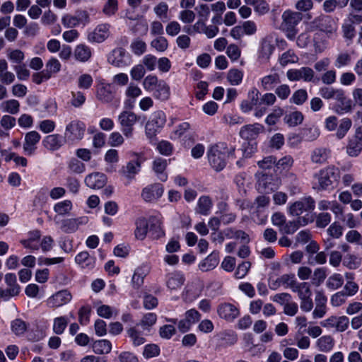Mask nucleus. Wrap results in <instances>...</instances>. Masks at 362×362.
<instances>
[{"mask_svg": "<svg viewBox=\"0 0 362 362\" xmlns=\"http://www.w3.org/2000/svg\"><path fill=\"white\" fill-rule=\"evenodd\" d=\"M235 147L228 146L225 142H219L212 146L208 151L209 161L211 167L216 171H220L226 166V158L233 156Z\"/></svg>", "mask_w": 362, "mask_h": 362, "instance_id": "f257e3e1", "label": "nucleus"}, {"mask_svg": "<svg viewBox=\"0 0 362 362\" xmlns=\"http://www.w3.org/2000/svg\"><path fill=\"white\" fill-rule=\"evenodd\" d=\"M339 169L334 166H328L320 170L315 175V178L317 180V188L319 189H328L329 187L339 180Z\"/></svg>", "mask_w": 362, "mask_h": 362, "instance_id": "f03ea898", "label": "nucleus"}, {"mask_svg": "<svg viewBox=\"0 0 362 362\" xmlns=\"http://www.w3.org/2000/svg\"><path fill=\"white\" fill-rule=\"evenodd\" d=\"M315 201L311 197H305L292 203L288 208L291 216H300L304 212L312 211L315 209Z\"/></svg>", "mask_w": 362, "mask_h": 362, "instance_id": "7ed1b4c3", "label": "nucleus"}, {"mask_svg": "<svg viewBox=\"0 0 362 362\" xmlns=\"http://www.w3.org/2000/svg\"><path fill=\"white\" fill-rule=\"evenodd\" d=\"M139 119V117L133 112L123 111L118 117L124 135L130 138L133 135V126Z\"/></svg>", "mask_w": 362, "mask_h": 362, "instance_id": "20e7f679", "label": "nucleus"}, {"mask_svg": "<svg viewBox=\"0 0 362 362\" xmlns=\"http://www.w3.org/2000/svg\"><path fill=\"white\" fill-rule=\"evenodd\" d=\"M280 180L277 177L266 173L258 175L257 189L262 193H270L278 189Z\"/></svg>", "mask_w": 362, "mask_h": 362, "instance_id": "39448f33", "label": "nucleus"}, {"mask_svg": "<svg viewBox=\"0 0 362 362\" xmlns=\"http://www.w3.org/2000/svg\"><path fill=\"white\" fill-rule=\"evenodd\" d=\"M85 130L86 126L82 122L74 120L66 125L64 135L71 141L81 140L83 137Z\"/></svg>", "mask_w": 362, "mask_h": 362, "instance_id": "423d86ee", "label": "nucleus"}, {"mask_svg": "<svg viewBox=\"0 0 362 362\" xmlns=\"http://www.w3.org/2000/svg\"><path fill=\"white\" fill-rule=\"evenodd\" d=\"M349 320L346 316H331L322 321L320 325L327 329H334L337 332H344L349 326Z\"/></svg>", "mask_w": 362, "mask_h": 362, "instance_id": "0eeeda50", "label": "nucleus"}, {"mask_svg": "<svg viewBox=\"0 0 362 362\" xmlns=\"http://www.w3.org/2000/svg\"><path fill=\"white\" fill-rule=\"evenodd\" d=\"M218 316L228 321L233 322L239 315V309L233 304L230 303H221L217 308Z\"/></svg>", "mask_w": 362, "mask_h": 362, "instance_id": "6e6552de", "label": "nucleus"}, {"mask_svg": "<svg viewBox=\"0 0 362 362\" xmlns=\"http://www.w3.org/2000/svg\"><path fill=\"white\" fill-rule=\"evenodd\" d=\"M362 151V126L356 129L354 135L349 139L346 153L350 156H357Z\"/></svg>", "mask_w": 362, "mask_h": 362, "instance_id": "1a4fd4ad", "label": "nucleus"}, {"mask_svg": "<svg viewBox=\"0 0 362 362\" xmlns=\"http://www.w3.org/2000/svg\"><path fill=\"white\" fill-rule=\"evenodd\" d=\"M72 298V296L67 290L59 291L47 300V305L50 308H58L68 303Z\"/></svg>", "mask_w": 362, "mask_h": 362, "instance_id": "9d476101", "label": "nucleus"}, {"mask_svg": "<svg viewBox=\"0 0 362 362\" xmlns=\"http://www.w3.org/2000/svg\"><path fill=\"white\" fill-rule=\"evenodd\" d=\"M314 71L310 67H302L300 69H291L287 72V77L291 81H311L314 77Z\"/></svg>", "mask_w": 362, "mask_h": 362, "instance_id": "9b49d317", "label": "nucleus"}, {"mask_svg": "<svg viewBox=\"0 0 362 362\" xmlns=\"http://www.w3.org/2000/svg\"><path fill=\"white\" fill-rule=\"evenodd\" d=\"M40 138V134L36 131L29 132L25 135L23 150L27 155L31 156L34 153Z\"/></svg>", "mask_w": 362, "mask_h": 362, "instance_id": "f8f14e48", "label": "nucleus"}, {"mask_svg": "<svg viewBox=\"0 0 362 362\" xmlns=\"http://www.w3.org/2000/svg\"><path fill=\"white\" fill-rule=\"evenodd\" d=\"M163 193V186L160 184H154L144 188L141 197L146 202H152L160 198Z\"/></svg>", "mask_w": 362, "mask_h": 362, "instance_id": "ddd939ff", "label": "nucleus"}, {"mask_svg": "<svg viewBox=\"0 0 362 362\" xmlns=\"http://www.w3.org/2000/svg\"><path fill=\"white\" fill-rule=\"evenodd\" d=\"M264 127L259 124H247L243 126L239 132L240 136L245 140H253L257 138L262 132Z\"/></svg>", "mask_w": 362, "mask_h": 362, "instance_id": "4468645a", "label": "nucleus"}, {"mask_svg": "<svg viewBox=\"0 0 362 362\" xmlns=\"http://www.w3.org/2000/svg\"><path fill=\"white\" fill-rule=\"evenodd\" d=\"M335 100L339 103L336 105L335 111L338 114H344L351 112L353 110L352 101L347 98L345 92L341 89L339 93L337 95Z\"/></svg>", "mask_w": 362, "mask_h": 362, "instance_id": "2eb2a0df", "label": "nucleus"}, {"mask_svg": "<svg viewBox=\"0 0 362 362\" xmlns=\"http://www.w3.org/2000/svg\"><path fill=\"white\" fill-rule=\"evenodd\" d=\"M150 272V267L147 264H142L138 267L132 278V286L134 289H139L144 284L145 276Z\"/></svg>", "mask_w": 362, "mask_h": 362, "instance_id": "dca6fc26", "label": "nucleus"}, {"mask_svg": "<svg viewBox=\"0 0 362 362\" xmlns=\"http://www.w3.org/2000/svg\"><path fill=\"white\" fill-rule=\"evenodd\" d=\"M96 97L102 103H111L115 98L112 86L110 83H101L97 89Z\"/></svg>", "mask_w": 362, "mask_h": 362, "instance_id": "f3484780", "label": "nucleus"}, {"mask_svg": "<svg viewBox=\"0 0 362 362\" xmlns=\"http://www.w3.org/2000/svg\"><path fill=\"white\" fill-rule=\"evenodd\" d=\"M110 35L108 24H98L96 28L88 34V40L92 42H102Z\"/></svg>", "mask_w": 362, "mask_h": 362, "instance_id": "a211bd4d", "label": "nucleus"}, {"mask_svg": "<svg viewBox=\"0 0 362 362\" xmlns=\"http://www.w3.org/2000/svg\"><path fill=\"white\" fill-rule=\"evenodd\" d=\"M107 182V177L101 173H94L87 175L85 178L86 185L92 189L102 188Z\"/></svg>", "mask_w": 362, "mask_h": 362, "instance_id": "6ab92c4d", "label": "nucleus"}, {"mask_svg": "<svg viewBox=\"0 0 362 362\" xmlns=\"http://www.w3.org/2000/svg\"><path fill=\"white\" fill-rule=\"evenodd\" d=\"M167 166V160L162 158H156L152 164L153 170L156 174L158 178L162 182H165L168 179V175L165 172Z\"/></svg>", "mask_w": 362, "mask_h": 362, "instance_id": "aec40b11", "label": "nucleus"}, {"mask_svg": "<svg viewBox=\"0 0 362 362\" xmlns=\"http://www.w3.org/2000/svg\"><path fill=\"white\" fill-rule=\"evenodd\" d=\"M42 145L47 150L55 151L62 146L63 139L59 134H50L45 137Z\"/></svg>", "mask_w": 362, "mask_h": 362, "instance_id": "412c9836", "label": "nucleus"}, {"mask_svg": "<svg viewBox=\"0 0 362 362\" xmlns=\"http://www.w3.org/2000/svg\"><path fill=\"white\" fill-rule=\"evenodd\" d=\"M141 162L139 159L133 160L123 166L121 170L122 175L129 180L134 178L135 175L140 171Z\"/></svg>", "mask_w": 362, "mask_h": 362, "instance_id": "4be33fe9", "label": "nucleus"}, {"mask_svg": "<svg viewBox=\"0 0 362 362\" xmlns=\"http://www.w3.org/2000/svg\"><path fill=\"white\" fill-rule=\"evenodd\" d=\"M124 57L125 50L122 47H118L111 52L108 56L107 60L111 64L120 67L127 64Z\"/></svg>", "mask_w": 362, "mask_h": 362, "instance_id": "5701e85b", "label": "nucleus"}, {"mask_svg": "<svg viewBox=\"0 0 362 362\" xmlns=\"http://www.w3.org/2000/svg\"><path fill=\"white\" fill-rule=\"evenodd\" d=\"M86 218H67L62 221L61 229L66 233H71L78 230L80 225L85 223Z\"/></svg>", "mask_w": 362, "mask_h": 362, "instance_id": "b1692460", "label": "nucleus"}, {"mask_svg": "<svg viewBox=\"0 0 362 362\" xmlns=\"http://www.w3.org/2000/svg\"><path fill=\"white\" fill-rule=\"evenodd\" d=\"M149 233L153 239H158L164 235V231L161 228L160 220L156 217L151 216L148 219Z\"/></svg>", "mask_w": 362, "mask_h": 362, "instance_id": "393cba45", "label": "nucleus"}, {"mask_svg": "<svg viewBox=\"0 0 362 362\" xmlns=\"http://www.w3.org/2000/svg\"><path fill=\"white\" fill-rule=\"evenodd\" d=\"M256 31L255 24H242L233 28L230 35L235 39H240L243 35H252Z\"/></svg>", "mask_w": 362, "mask_h": 362, "instance_id": "a878e982", "label": "nucleus"}, {"mask_svg": "<svg viewBox=\"0 0 362 362\" xmlns=\"http://www.w3.org/2000/svg\"><path fill=\"white\" fill-rule=\"evenodd\" d=\"M152 95L160 100H167L170 95V87L164 81H160V83H158L157 87L152 91Z\"/></svg>", "mask_w": 362, "mask_h": 362, "instance_id": "bb28decb", "label": "nucleus"}, {"mask_svg": "<svg viewBox=\"0 0 362 362\" xmlns=\"http://www.w3.org/2000/svg\"><path fill=\"white\" fill-rule=\"evenodd\" d=\"M185 282L183 275L177 272H174L168 275L166 286L170 290H176L180 288Z\"/></svg>", "mask_w": 362, "mask_h": 362, "instance_id": "cd10ccee", "label": "nucleus"}, {"mask_svg": "<svg viewBox=\"0 0 362 362\" xmlns=\"http://www.w3.org/2000/svg\"><path fill=\"white\" fill-rule=\"evenodd\" d=\"M5 282L8 286L6 288L13 297L17 296L21 292V286L17 283L16 276L8 273L5 275Z\"/></svg>", "mask_w": 362, "mask_h": 362, "instance_id": "c85d7f7f", "label": "nucleus"}, {"mask_svg": "<svg viewBox=\"0 0 362 362\" xmlns=\"http://www.w3.org/2000/svg\"><path fill=\"white\" fill-rule=\"evenodd\" d=\"M308 224V221L305 217H299L297 221L285 222V224L279 230L281 232L286 234L294 233L300 226H305Z\"/></svg>", "mask_w": 362, "mask_h": 362, "instance_id": "c756f323", "label": "nucleus"}, {"mask_svg": "<svg viewBox=\"0 0 362 362\" xmlns=\"http://www.w3.org/2000/svg\"><path fill=\"white\" fill-rule=\"evenodd\" d=\"M316 346L320 351L329 352L334 346V340L332 337L329 335H325L317 340Z\"/></svg>", "mask_w": 362, "mask_h": 362, "instance_id": "7c9ffc66", "label": "nucleus"}, {"mask_svg": "<svg viewBox=\"0 0 362 362\" xmlns=\"http://www.w3.org/2000/svg\"><path fill=\"white\" fill-rule=\"evenodd\" d=\"M135 237L138 240H144L148 232V221L144 218H139L136 221Z\"/></svg>", "mask_w": 362, "mask_h": 362, "instance_id": "2f4dec72", "label": "nucleus"}, {"mask_svg": "<svg viewBox=\"0 0 362 362\" xmlns=\"http://www.w3.org/2000/svg\"><path fill=\"white\" fill-rule=\"evenodd\" d=\"M93 351L97 354H108L111 351V342L107 339L97 340L92 344Z\"/></svg>", "mask_w": 362, "mask_h": 362, "instance_id": "473e14b6", "label": "nucleus"}, {"mask_svg": "<svg viewBox=\"0 0 362 362\" xmlns=\"http://www.w3.org/2000/svg\"><path fill=\"white\" fill-rule=\"evenodd\" d=\"M304 117L301 112L294 111L286 115L284 117V122L290 127H296L300 124L303 121Z\"/></svg>", "mask_w": 362, "mask_h": 362, "instance_id": "72a5a7b5", "label": "nucleus"}, {"mask_svg": "<svg viewBox=\"0 0 362 362\" xmlns=\"http://www.w3.org/2000/svg\"><path fill=\"white\" fill-rule=\"evenodd\" d=\"M91 56V52L89 47L83 45H78L74 50L75 58L80 62L88 61Z\"/></svg>", "mask_w": 362, "mask_h": 362, "instance_id": "f704fd0d", "label": "nucleus"}, {"mask_svg": "<svg viewBox=\"0 0 362 362\" xmlns=\"http://www.w3.org/2000/svg\"><path fill=\"white\" fill-rule=\"evenodd\" d=\"M280 83V78L278 74H273L265 76L262 78L261 83L264 90H272L274 86Z\"/></svg>", "mask_w": 362, "mask_h": 362, "instance_id": "c9c22d12", "label": "nucleus"}, {"mask_svg": "<svg viewBox=\"0 0 362 362\" xmlns=\"http://www.w3.org/2000/svg\"><path fill=\"white\" fill-rule=\"evenodd\" d=\"M247 5L254 6L255 11L260 15L265 14L269 10L268 4L264 0H245Z\"/></svg>", "mask_w": 362, "mask_h": 362, "instance_id": "e433bc0d", "label": "nucleus"}, {"mask_svg": "<svg viewBox=\"0 0 362 362\" xmlns=\"http://www.w3.org/2000/svg\"><path fill=\"white\" fill-rule=\"evenodd\" d=\"M293 292L298 293V298L301 300L308 297H311L312 291L310 285L307 282L298 283V284L293 289Z\"/></svg>", "mask_w": 362, "mask_h": 362, "instance_id": "4c0bfd02", "label": "nucleus"}, {"mask_svg": "<svg viewBox=\"0 0 362 362\" xmlns=\"http://www.w3.org/2000/svg\"><path fill=\"white\" fill-rule=\"evenodd\" d=\"M211 201L209 197L202 196L199 198L197 211L202 215H207L211 207Z\"/></svg>", "mask_w": 362, "mask_h": 362, "instance_id": "58836bf2", "label": "nucleus"}, {"mask_svg": "<svg viewBox=\"0 0 362 362\" xmlns=\"http://www.w3.org/2000/svg\"><path fill=\"white\" fill-rule=\"evenodd\" d=\"M305 16L300 12L286 11L282 15L283 23H298Z\"/></svg>", "mask_w": 362, "mask_h": 362, "instance_id": "ea45409f", "label": "nucleus"}, {"mask_svg": "<svg viewBox=\"0 0 362 362\" xmlns=\"http://www.w3.org/2000/svg\"><path fill=\"white\" fill-rule=\"evenodd\" d=\"M1 106L4 112L15 115L19 111L20 104L18 100L11 99L3 102Z\"/></svg>", "mask_w": 362, "mask_h": 362, "instance_id": "a19ab883", "label": "nucleus"}, {"mask_svg": "<svg viewBox=\"0 0 362 362\" xmlns=\"http://www.w3.org/2000/svg\"><path fill=\"white\" fill-rule=\"evenodd\" d=\"M68 325V319L64 316L54 319L53 332L57 334H62Z\"/></svg>", "mask_w": 362, "mask_h": 362, "instance_id": "79ce46f5", "label": "nucleus"}, {"mask_svg": "<svg viewBox=\"0 0 362 362\" xmlns=\"http://www.w3.org/2000/svg\"><path fill=\"white\" fill-rule=\"evenodd\" d=\"M351 126L352 122L349 118L342 119L336 133L337 138L339 139L344 138Z\"/></svg>", "mask_w": 362, "mask_h": 362, "instance_id": "37998d69", "label": "nucleus"}, {"mask_svg": "<svg viewBox=\"0 0 362 362\" xmlns=\"http://www.w3.org/2000/svg\"><path fill=\"white\" fill-rule=\"evenodd\" d=\"M243 72L237 69H230L227 74V79L233 86L240 84L243 80Z\"/></svg>", "mask_w": 362, "mask_h": 362, "instance_id": "c03bdc74", "label": "nucleus"}, {"mask_svg": "<svg viewBox=\"0 0 362 362\" xmlns=\"http://www.w3.org/2000/svg\"><path fill=\"white\" fill-rule=\"evenodd\" d=\"M344 284V279L339 274H334L329 277L327 281V286L330 289H337Z\"/></svg>", "mask_w": 362, "mask_h": 362, "instance_id": "a18cd8bd", "label": "nucleus"}, {"mask_svg": "<svg viewBox=\"0 0 362 362\" xmlns=\"http://www.w3.org/2000/svg\"><path fill=\"white\" fill-rule=\"evenodd\" d=\"M332 220L331 214L328 212H321L316 216L315 225L320 228H325Z\"/></svg>", "mask_w": 362, "mask_h": 362, "instance_id": "49530a36", "label": "nucleus"}, {"mask_svg": "<svg viewBox=\"0 0 362 362\" xmlns=\"http://www.w3.org/2000/svg\"><path fill=\"white\" fill-rule=\"evenodd\" d=\"M72 209V203L69 200H64L56 204L54 210L59 215L67 214Z\"/></svg>", "mask_w": 362, "mask_h": 362, "instance_id": "de8ad7c7", "label": "nucleus"}, {"mask_svg": "<svg viewBox=\"0 0 362 362\" xmlns=\"http://www.w3.org/2000/svg\"><path fill=\"white\" fill-rule=\"evenodd\" d=\"M127 333L132 339L134 346H140L146 342V339L142 336L141 333L134 327L129 329L127 330Z\"/></svg>", "mask_w": 362, "mask_h": 362, "instance_id": "09e8293b", "label": "nucleus"}, {"mask_svg": "<svg viewBox=\"0 0 362 362\" xmlns=\"http://www.w3.org/2000/svg\"><path fill=\"white\" fill-rule=\"evenodd\" d=\"M158 83H160V81L156 76L148 75L143 81V87L147 91L152 92L157 87Z\"/></svg>", "mask_w": 362, "mask_h": 362, "instance_id": "8fccbe9b", "label": "nucleus"}, {"mask_svg": "<svg viewBox=\"0 0 362 362\" xmlns=\"http://www.w3.org/2000/svg\"><path fill=\"white\" fill-rule=\"evenodd\" d=\"M277 281L286 287H289L292 291L298 283L294 274H284L278 279Z\"/></svg>", "mask_w": 362, "mask_h": 362, "instance_id": "3c124183", "label": "nucleus"}, {"mask_svg": "<svg viewBox=\"0 0 362 362\" xmlns=\"http://www.w3.org/2000/svg\"><path fill=\"white\" fill-rule=\"evenodd\" d=\"M308 98L307 91L304 89H299L294 92L290 99L291 103L300 105L303 104Z\"/></svg>", "mask_w": 362, "mask_h": 362, "instance_id": "603ef678", "label": "nucleus"}, {"mask_svg": "<svg viewBox=\"0 0 362 362\" xmlns=\"http://www.w3.org/2000/svg\"><path fill=\"white\" fill-rule=\"evenodd\" d=\"M327 233L332 238H339L343 233L342 226L337 221L332 223L327 229Z\"/></svg>", "mask_w": 362, "mask_h": 362, "instance_id": "864d4df0", "label": "nucleus"}, {"mask_svg": "<svg viewBox=\"0 0 362 362\" xmlns=\"http://www.w3.org/2000/svg\"><path fill=\"white\" fill-rule=\"evenodd\" d=\"M328 151L326 148H316L312 155V160L316 163L325 162L328 157Z\"/></svg>", "mask_w": 362, "mask_h": 362, "instance_id": "5fc2aeb1", "label": "nucleus"}, {"mask_svg": "<svg viewBox=\"0 0 362 362\" xmlns=\"http://www.w3.org/2000/svg\"><path fill=\"white\" fill-rule=\"evenodd\" d=\"M130 48L134 54L136 55H141L146 50V44L141 40H134L130 45Z\"/></svg>", "mask_w": 362, "mask_h": 362, "instance_id": "6e6d98bb", "label": "nucleus"}, {"mask_svg": "<svg viewBox=\"0 0 362 362\" xmlns=\"http://www.w3.org/2000/svg\"><path fill=\"white\" fill-rule=\"evenodd\" d=\"M160 348L157 344H150L145 346L143 356L146 358H151L158 356L160 354Z\"/></svg>", "mask_w": 362, "mask_h": 362, "instance_id": "4d7b16f0", "label": "nucleus"}, {"mask_svg": "<svg viewBox=\"0 0 362 362\" xmlns=\"http://www.w3.org/2000/svg\"><path fill=\"white\" fill-rule=\"evenodd\" d=\"M284 110L281 107H275L272 112L270 113L266 118L265 122L268 125H274L276 123V122L279 119V118L283 115Z\"/></svg>", "mask_w": 362, "mask_h": 362, "instance_id": "13d9d810", "label": "nucleus"}, {"mask_svg": "<svg viewBox=\"0 0 362 362\" xmlns=\"http://www.w3.org/2000/svg\"><path fill=\"white\" fill-rule=\"evenodd\" d=\"M341 89H335L331 87L324 86L320 88V95L325 99L335 98Z\"/></svg>", "mask_w": 362, "mask_h": 362, "instance_id": "bf43d9fd", "label": "nucleus"}, {"mask_svg": "<svg viewBox=\"0 0 362 362\" xmlns=\"http://www.w3.org/2000/svg\"><path fill=\"white\" fill-rule=\"evenodd\" d=\"M75 260L76 263L79 264H84L86 267L91 266L93 262V259L90 257L89 253L86 251L78 253L76 256Z\"/></svg>", "mask_w": 362, "mask_h": 362, "instance_id": "052dcab7", "label": "nucleus"}, {"mask_svg": "<svg viewBox=\"0 0 362 362\" xmlns=\"http://www.w3.org/2000/svg\"><path fill=\"white\" fill-rule=\"evenodd\" d=\"M11 329L16 335H21L26 331L27 326L22 320L16 319L12 322Z\"/></svg>", "mask_w": 362, "mask_h": 362, "instance_id": "680f3d73", "label": "nucleus"}, {"mask_svg": "<svg viewBox=\"0 0 362 362\" xmlns=\"http://www.w3.org/2000/svg\"><path fill=\"white\" fill-rule=\"evenodd\" d=\"M93 78L90 74L81 75L78 79V85L80 88L88 89L93 84Z\"/></svg>", "mask_w": 362, "mask_h": 362, "instance_id": "e2e57ef3", "label": "nucleus"}, {"mask_svg": "<svg viewBox=\"0 0 362 362\" xmlns=\"http://www.w3.org/2000/svg\"><path fill=\"white\" fill-rule=\"evenodd\" d=\"M293 158L290 156H286L279 159L278 161L276 160V168L277 169L287 170L293 165Z\"/></svg>", "mask_w": 362, "mask_h": 362, "instance_id": "0e129e2a", "label": "nucleus"}, {"mask_svg": "<svg viewBox=\"0 0 362 362\" xmlns=\"http://www.w3.org/2000/svg\"><path fill=\"white\" fill-rule=\"evenodd\" d=\"M274 49V47L270 42L267 41L263 42L262 44L259 57L267 60L273 52Z\"/></svg>", "mask_w": 362, "mask_h": 362, "instance_id": "69168bd1", "label": "nucleus"}, {"mask_svg": "<svg viewBox=\"0 0 362 362\" xmlns=\"http://www.w3.org/2000/svg\"><path fill=\"white\" fill-rule=\"evenodd\" d=\"M90 308L83 306L78 311V321L81 325H86L90 320Z\"/></svg>", "mask_w": 362, "mask_h": 362, "instance_id": "338daca9", "label": "nucleus"}, {"mask_svg": "<svg viewBox=\"0 0 362 362\" xmlns=\"http://www.w3.org/2000/svg\"><path fill=\"white\" fill-rule=\"evenodd\" d=\"M146 70L142 64H138L132 68L130 74L133 79L140 81L145 75Z\"/></svg>", "mask_w": 362, "mask_h": 362, "instance_id": "774afa93", "label": "nucleus"}]
</instances>
